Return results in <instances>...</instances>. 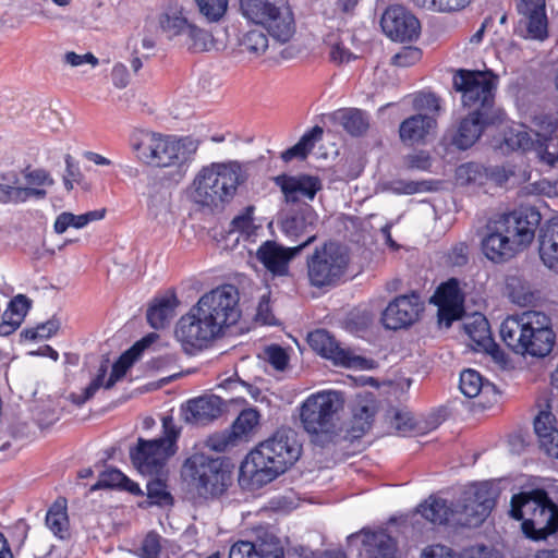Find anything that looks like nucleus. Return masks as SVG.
<instances>
[{"label": "nucleus", "instance_id": "nucleus-1", "mask_svg": "<svg viewBox=\"0 0 558 558\" xmlns=\"http://www.w3.org/2000/svg\"><path fill=\"white\" fill-rule=\"evenodd\" d=\"M300 456L301 446L294 432L278 429L245 457L240 466L239 483L245 489H258L284 473Z\"/></svg>", "mask_w": 558, "mask_h": 558}, {"label": "nucleus", "instance_id": "nucleus-2", "mask_svg": "<svg viewBox=\"0 0 558 558\" xmlns=\"http://www.w3.org/2000/svg\"><path fill=\"white\" fill-rule=\"evenodd\" d=\"M129 145L138 161L155 168H168L181 180L187 173L199 141L192 136L162 134L135 129L129 136Z\"/></svg>", "mask_w": 558, "mask_h": 558}, {"label": "nucleus", "instance_id": "nucleus-3", "mask_svg": "<svg viewBox=\"0 0 558 558\" xmlns=\"http://www.w3.org/2000/svg\"><path fill=\"white\" fill-rule=\"evenodd\" d=\"M541 214L533 207L499 214L485 226L483 254L494 263H502L523 251L534 239Z\"/></svg>", "mask_w": 558, "mask_h": 558}, {"label": "nucleus", "instance_id": "nucleus-4", "mask_svg": "<svg viewBox=\"0 0 558 558\" xmlns=\"http://www.w3.org/2000/svg\"><path fill=\"white\" fill-rule=\"evenodd\" d=\"M250 178V165L238 160L203 166L186 189L189 199L208 209H223Z\"/></svg>", "mask_w": 558, "mask_h": 558}, {"label": "nucleus", "instance_id": "nucleus-5", "mask_svg": "<svg viewBox=\"0 0 558 558\" xmlns=\"http://www.w3.org/2000/svg\"><path fill=\"white\" fill-rule=\"evenodd\" d=\"M499 332L506 345L520 355L545 357L556 343L550 317L538 311L508 316L501 323Z\"/></svg>", "mask_w": 558, "mask_h": 558}, {"label": "nucleus", "instance_id": "nucleus-6", "mask_svg": "<svg viewBox=\"0 0 558 558\" xmlns=\"http://www.w3.org/2000/svg\"><path fill=\"white\" fill-rule=\"evenodd\" d=\"M343 405V395L331 389L311 393L303 400L299 417L312 442L325 447L338 440L341 434L338 414Z\"/></svg>", "mask_w": 558, "mask_h": 558}, {"label": "nucleus", "instance_id": "nucleus-7", "mask_svg": "<svg viewBox=\"0 0 558 558\" xmlns=\"http://www.w3.org/2000/svg\"><path fill=\"white\" fill-rule=\"evenodd\" d=\"M179 436L180 428L175 425L173 418L165 416L162 418L161 437L150 440L138 438L137 444L130 449L132 464L142 475H163L168 460L178 450Z\"/></svg>", "mask_w": 558, "mask_h": 558}, {"label": "nucleus", "instance_id": "nucleus-8", "mask_svg": "<svg viewBox=\"0 0 558 558\" xmlns=\"http://www.w3.org/2000/svg\"><path fill=\"white\" fill-rule=\"evenodd\" d=\"M240 9L248 22L264 26L280 43L289 41L295 33L288 0H240Z\"/></svg>", "mask_w": 558, "mask_h": 558}, {"label": "nucleus", "instance_id": "nucleus-9", "mask_svg": "<svg viewBox=\"0 0 558 558\" xmlns=\"http://www.w3.org/2000/svg\"><path fill=\"white\" fill-rule=\"evenodd\" d=\"M499 76L492 70L459 69L452 77V85L460 94L461 104L465 108L486 111L493 114V105Z\"/></svg>", "mask_w": 558, "mask_h": 558}, {"label": "nucleus", "instance_id": "nucleus-10", "mask_svg": "<svg viewBox=\"0 0 558 558\" xmlns=\"http://www.w3.org/2000/svg\"><path fill=\"white\" fill-rule=\"evenodd\" d=\"M183 473L203 496L222 494L230 478L220 458H213L203 452H195L185 460Z\"/></svg>", "mask_w": 558, "mask_h": 558}, {"label": "nucleus", "instance_id": "nucleus-11", "mask_svg": "<svg viewBox=\"0 0 558 558\" xmlns=\"http://www.w3.org/2000/svg\"><path fill=\"white\" fill-rule=\"evenodd\" d=\"M174 336L187 354H196L211 345L222 333L209 318L196 307L180 317L175 325Z\"/></svg>", "mask_w": 558, "mask_h": 558}, {"label": "nucleus", "instance_id": "nucleus-12", "mask_svg": "<svg viewBox=\"0 0 558 558\" xmlns=\"http://www.w3.org/2000/svg\"><path fill=\"white\" fill-rule=\"evenodd\" d=\"M156 338L155 333L137 341L132 348L121 354V356L112 365V371L108 379H106L108 366L102 363L98 368L97 375L92 379L89 385L83 389L81 393H71L70 399L75 404H83L95 396L100 389H110L120 381L132 365L140 359L144 349H146Z\"/></svg>", "mask_w": 558, "mask_h": 558}, {"label": "nucleus", "instance_id": "nucleus-13", "mask_svg": "<svg viewBox=\"0 0 558 558\" xmlns=\"http://www.w3.org/2000/svg\"><path fill=\"white\" fill-rule=\"evenodd\" d=\"M195 305L222 335L241 316L239 292L231 284H223L205 293Z\"/></svg>", "mask_w": 558, "mask_h": 558}, {"label": "nucleus", "instance_id": "nucleus-14", "mask_svg": "<svg viewBox=\"0 0 558 558\" xmlns=\"http://www.w3.org/2000/svg\"><path fill=\"white\" fill-rule=\"evenodd\" d=\"M349 257L337 243H326L317 248L307 260L308 278L313 286L325 287L336 283L344 275Z\"/></svg>", "mask_w": 558, "mask_h": 558}, {"label": "nucleus", "instance_id": "nucleus-15", "mask_svg": "<svg viewBox=\"0 0 558 558\" xmlns=\"http://www.w3.org/2000/svg\"><path fill=\"white\" fill-rule=\"evenodd\" d=\"M495 501L496 494L487 484L477 485L465 492L453 505V525L478 526L493 510Z\"/></svg>", "mask_w": 558, "mask_h": 558}, {"label": "nucleus", "instance_id": "nucleus-16", "mask_svg": "<svg viewBox=\"0 0 558 558\" xmlns=\"http://www.w3.org/2000/svg\"><path fill=\"white\" fill-rule=\"evenodd\" d=\"M307 343L322 357L330 360L335 365L368 369L373 362L354 354L350 349L342 347L333 336L325 329H316L307 335Z\"/></svg>", "mask_w": 558, "mask_h": 558}, {"label": "nucleus", "instance_id": "nucleus-17", "mask_svg": "<svg viewBox=\"0 0 558 558\" xmlns=\"http://www.w3.org/2000/svg\"><path fill=\"white\" fill-rule=\"evenodd\" d=\"M424 310V303L416 293L395 298L381 314V323L386 329L398 330L416 323Z\"/></svg>", "mask_w": 558, "mask_h": 558}, {"label": "nucleus", "instance_id": "nucleus-18", "mask_svg": "<svg viewBox=\"0 0 558 558\" xmlns=\"http://www.w3.org/2000/svg\"><path fill=\"white\" fill-rule=\"evenodd\" d=\"M380 24L385 35L395 41H413L421 33L417 17L400 5L389 7L384 12Z\"/></svg>", "mask_w": 558, "mask_h": 558}, {"label": "nucleus", "instance_id": "nucleus-19", "mask_svg": "<svg viewBox=\"0 0 558 558\" xmlns=\"http://www.w3.org/2000/svg\"><path fill=\"white\" fill-rule=\"evenodd\" d=\"M195 17L187 1L166 0L157 15V26L165 38L172 41Z\"/></svg>", "mask_w": 558, "mask_h": 558}, {"label": "nucleus", "instance_id": "nucleus-20", "mask_svg": "<svg viewBox=\"0 0 558 558\" xmlns=\"http://www.w3.org/2000/svg\"><path fill=\"white\" fill-rule=\"evenodd\" d=\"M314 241L315 235H310L294 247H283L275 241H266L258 247L256 257L272 275L283 276L288 274L290 260Z\"/></svg>", "mask_w": 558, "mask_h": 558}, {"label": "nucleus", "instance_id": "nucleus-21", "mask_svg": "<svg viewBox=\"0 0 558 558\" xmlns=\"http://www.w3.org/2000/svg\"><path fill=\"white\" fill-rule=\"evenodd\" d=\"M432 302L438 306L439 323L446 327L461 318L464 313V293L459 280L452 278L442 283L432 298Z\"/></svg>", "mask_w": 558, "mask_h": 558}, {"label": "nucleus", "instance_id": "nucleus-22", "mask_svg": "<svg viewBox=\"0 0 558 558\" xmlns=\"http://www.w3.org/2000/svg\"><path fill=\"white\" fill-rule=\"evenodd\" d=\"M558 530V507L545 495V501L522 522L524 535L534 541L545 539Z\"/></svg>", "mask_w": 558, "mask_h": 558}, {"label": "nucleus", "instance_id": "nucleus-23", "mask_svg": "<svg viewBox=\"0 0 558 558\" xmlns=\"http://www.w3.org/2000/svg\"><path fill=\"white\" fill-rule=\"evenodd\" d=\"M361 543L366 558H395L396 543L389 534L383 530H361L348 536V546L357 547Z\"/></svg>", "mask_w": 558, "mask_h": 558}, {"label": "nucleus", "instance_id": "nucleus-24", "mask_svg": "<svg viewBox=\"0 0 558 558\" xmlns=\"http://www.w3.org/2000/svg\"><path fill=\"white\" fill-rule=\"evenodd\" d=\"M275 183L280 187L287 203H296L301 199L313 201L322 189L320 180L307 174H281L275 178Z\"/></svg>", "mask_w": 558, "mask_h": 558}, {"label": "nucleus", "instance_id": "nucleus-25", "mask_svg": "<svg viewBox=\"0 0 558 558\" xmlns=\"http://www.w3.org/2000/svg\"><path fill=\"white\" fill-rule=\"evenodd\" d=\"M490 123H493V114H488L486 111L473 110L460 121L451 140L452 145L462 150L472 147Z\"/></svg>", "mask_w": 558, "mask_h": 558}, {"label": "nucleus", "instance_id": "nucleus-26", "mask_svg": "<svg viewBox=\"0 0 558 558\" xmlns=\"http://www.w3.org/2000/svg\"><path fill=\"white\" fill-rule=\"evenodd\" d=\"M226 411V403L222 398L216 395H204L189 400L184 408L186 422L194 424H207Z\"/></svg>", "mask_w": 558, "mask_h": 558}, {"label": "nucleus", "instance_id": "nucleus-27", "mask_svg": "<svg viewBox=\"0 0 558 558\" xmlns=\"http://www.w3.org/2000/svg\"><path fill=\"white\" fill-rule=\"evenodd\" d=\"M171 43L191 53L207 52L216 48L213 34L196 23V17Z\"/></svg>", "mask_w": 558, "mask_h": 558}, {"label": "nucleus", "instance_id": "nucleus-28", "mask_svg": "<svg viewBox=\"0 0 558 558\" xmlns=\"http://www.w3.org/2000/svg\"><path fill=\"white\" fill-rule=\"evenodd\" d=\"M436 119L430 114H414L400 124V140L408 145L423 143L435 131Z\"/></svg>", "mask_w": 558, "mask_h": 558}, {"label": "nucleus", "instance_id": "nucleus-29", "mask_svg": "<svg viewBox=\"0 0 558 558\" xmlns=\"http://www.w3.org/2000/svg\"><path fill=\"white\" fill-rule=\"evenodd\" d=\"M318 216L315 210L307 204L301 206L300 210L287 217L282 222V231L293 241H298L303 235L306 239L315 235L314 230L317 225Z\"/></svg>", "mask_w": 558, "mask_h": 558}, {"label": "nucleus", "instance_id": "nucleus-30", "mask_svg": "<svg viewBox=\"0 0 558 558\" xmlns=\"http://www.w3.org/2000/svg\"><path fill=\"white\" fill-rule=\"evenodd\" d=\"M539 257L544 265L558 272V218L546 222L539 230Z\"/></svg>", "mask_w": 558, "mask_h": 558}, {"label": "nucleus", "instance_id": "nucleus-31", "mask_svg": "<svg viewBox=\"0 0 558 558\" xmlns=\"http://www.w3.org/2000/svg\"><path fill=\"white\" fill-rule=\"evenodd\" d=\"M229 558H283V551L272 539L260 544L239 541L231 546Z\"/></svg>", "mask_w": 558, "mask_h": 558}, {"label": "nucleus", "instance_id": "nucleus-32", "mask_svg": "<svg viewBox=\"0 0 558 558\" xmlns=\"http://www.w3.org/2000/svg\"><path fill=\"white\" fill-rule=\"evenodd\" d=\"M179 301L173 292L156 298L147 310V320L155 329L165 328L175 315Z\"/></svg>", "mask_w": 558, "mask_h": 558}, {"label": "nucleus", "instance_id": "nucleus-33", "mask_svg": "<svg viewBox=\"0 0 558 558\" xmlns=\"http://www.w3.org/2000/svg\"><path fill=\"white\" fill-rule=\"evenodd\" d=\"M375 411L376 404L373 393L365 392L356 396L352 405L355 437L364 434L369 428Z\"/></svg>", "mask_w": 558, "mask_h": 558}, {"label": "nucleus", "instance_id": "nucleus-34", "mask_svg": "<svg viewBox=\"0 0 558 558\" xmlns=\"http://www.w3.org/2000/svg\"><path fill=\"white\" fill-rule=\"evenodd\" d=\"M545 495L546 492L542 489H533L513 495L509 511L511 518L524 522L526 518L532 517V512L539 507V504L545 501Z\"/></svg>", "mask_w": 558, "mask_h": 558}, {"label": "nucleus", "instance_id": "nucleus-35", "mask_svg": "<svg viewBox=\"0 0 558 558\" xmlns=\"http://www.w3.org/2000/svg\"><path fill=\"white\" fill-rule=\"evenodd\" d=\"M417 513L433 524L453 525V505L444 499L429 497L417 507Z\"/></svg>", "mask_w": 558, "mask_h": 558}, {"label": "nucleus", "instance_id": "nucleus-36", "mask_svg": "<svg viewBox=\"0 0 558 558\" xmlns=\"http://www.w3.org/2000/svg\"><path fill=\"white\" fill-rule=\"evenodd\" d=\"M106 215V209L90 210L81 215H74L69 211H63L57 216L53 230L57 234L64 233L69 228L83 229L94 221L101 220Z\"/></svg>", "mask_w": 558, "mask_h": 558}, {"label": "nucleus", "instance_id": "nucleus-37", "mask_svg": "<svg viewBox=\"0 0 558 558\" xmlns=\"http://www.w3.org/2000/svg\"><path fill=\"white\" fill-rule=\"evenodd\" d=\"M179 549L175 543L162 538L155 532H149L143 539L140 556L142 558H159L160 555H165L170 558V555H177Z\"/></svg>", "mask_w": 558, "mask_h": 558}, {"label": "nucleus", "instance_id": "nucleus-38", "mask_svg": "<svg viewBox=\"0 0 558 558\" xmlns=\"http://www.w3.org/2000/svg\"><path fill=\"white\" fill-rule=\"evenodd\" d=\"M46 524L54 536L64 539L70 536V522L65 499L56 500L46 514Z\"/></svg>", "mask_w": 558, "mask_h": 558}, {"label": "nucleus", "instance_id": "nucleus-39", "mask_svg": "<svg viewBox=\"0 0 558 558\" xmlns=\"http://www.w3.org/2000/svg\"><path fill=\"white\" fill-rule=\"evenodd\" d=\"M105 487H118L136 496L143 494L140 485L118 469H106L101 472L97 483L92 486V490Z\"/></svg>", "mask_w": 558, "mask_h": 558}, {"label": "nucleus", "instance_id": "nucleus-40", "mask_svg": "<svg viewBox=\"0 0 558 558\" xmlns=\"http://www.w3.org/2000/svg\"><path fill=\"white\" fill-rule=\"evenodd\" d=\"M486 167L476 162H466L456 169V183L473 190L487 185Z\"/></svg>", "mask_w": 558, "mask_h": 558}, {"label": "nucleus", "instance_id": "nucleus-41", "mask_svg": "<svg viewBox=\"0 0 558 558\" xmlns=\"http://www.w3.org/2000/svg\"><path fill=\"white\" fill-rule=\"evenodd\" d=\"M531 123V132L533 133L536 142H550L558 132V113H536L532 117Z\"/></svg>", "mask_w": 558, "mask_h": 558}, {"label": "nucleus", "instance_id": "nucleus-42", "mask_svg": "<svg viewBox=\"0 0 558 558\" xmlns=\"http://www.w3.org/2000/svg\"><path fill=\"white\" fill-rule=\"evenodd\" d=\"M505 292L511 302L519 306H527L535 301V294L529 282L519 276L507 277Z\"/></svg>", "mask_w": 558, "mask_h": 558}, {"label": "nucleus", "instance_id": "nucleus-43", "mask_svg": "<svg viewBox=\"0 0 558 558\" xmlns=\"http://www.w3.org/2000/svg\"><path fill=\"white\" fill-rule=\"evenodd\" d=\"M333 118L351 135H361L368 128V119L366 114L359 109L349 108L337 110L333 113Z\"/></svg>", "mask_w": 558, "mask_h": 558}, {"label": "nucleus", "instance_id": "nucleus-44", "mask_svg": "<svg viewBox=\"0 0 558 558\" xmlns=\"http://www.w3.org/2000/svg\"><path fill=\"white\" fill-rule=\"evenodd\" d=\"M259 423V413L255 409H245L241 411L231 426V432L240 441H247L254 434Z\"/></svg>", "mask_w": 558, "mask_h": 558}, {"label": "nucleus", "instance_id": "nucleus-45", "mask_svg": "<svg viewBox=\"0 0 558 558\" xmlns=\"http://www.w3.org/2000/svg\"><path fill=\"white\" fill-rule=\"evenodd\" d=\"M322 135L323 129L317 125L314 126L313 129L307 131L294 146L287 149L282 154V159L286 161H290L293 158H305L314 148L316 142H318L322 138Z\"/></svg>", "mask_w": 558, "mask_h": 558}, {"label": "nucleus", "instance_id": "nucleus-46", "mask_svg": "<svg viewBox=\"0 0 558 558\" xmlns=\"http://www.w3.org/2000/svg\"><path fill=\"white\" fill-rule=\"evenodd\" d=\"M322 135L323 129L317 125L314 126L313 129L307 131L294 146L287 149L282 154V159L286 161H290L293 158H305L314 148L316 142H318L322 138Z\"/></svg>", "mask_w": 558, "mask_h": 558}, {"label": "nucleus", "instance_id": "nucleus-47", "mask_svg": "<svg viewBox=\"0 0 558 558\" xmlns=\"http://www.w3.org/2000/svg\"><path fill=\"white\" fill-rule=\"evenodd\" d=\"M505 144L508 148L515 150L535 149L536 140L524 125L511 126L505 134Z\"/></svg>", "mask_w": 558, "mask_h": 558}, {"label": "nucleus", "instance_id": "nucleus-48", "mask_svg": "<svg viewBox=\"0 0 558 558\" xmlns=\"http://www.w3.org/2000/svg\"><path fill=\"white\" fill-rule=\"evenodd\" d=\"M0 182V204H20L21 195L24 193L20 191V175L11 171L1 175Z\"/></svg>", "mask_w": 558, "mask_h": 558}, {"label": "nucleus", "instance_id": "nucleus-49", "mask_svg": "<svg viewBox=\"0 0 558 558\" xmlns=\"http://www.w3.org/2000/svg\"><path fill=\"white\" fill-rule=\"evenodd\" d=\"M465 332L478 345L486 348L490 344V330L488 320L483 315H474L464 325Z\"/></svg>", "mask_w": 558, "mask_h": 558}, {"label": "nucleus", "instance_id": "nucleus-50", "mask_svg": "<svg viewBox=\"0 0 558 558\" xmlns=\"http://www.w3.org/2000/svg\"><path fill=\"white\" fill-rule=\"evenodd\" d=\"M473 0H412L414 7L430 12L449 13L466 8Z\"/></svg>", "mask_w": 558, "mask_h": 558}, {"label": "nucleus", "instance_id": "nucleus-51", "mask_svg": "<svg viewBox=\"0 0 558 558\" xmlns=\"http://www.w3.org/2000/svg\"><path fill=\"white\" fill-rule=\"evenodd\" d=\"M460 390L468 398L477 397L483 390L489 389L485 385L481 374L474 369H465L460 375Z\"/></svg>", "mask_w": 558, "mask_h": 558}, {"label": "nucleus", "instance_id": "nucleus-52", "mask_svg": "<svg viewBox=\"0 0 558 558\" xmlns=\"http://www.w3.org/2000/svg\"><path fill=\"white\" fill-rule=\"evenodd\" d=\"M240 45L243 51L260 56L268 47V38L262 31L253 29L243 35Z\"/></svg>", "mask_w": 558, "mask_h": 558}, {"label": "nucleus", "instance_id": "nucleus-53", "mask_svg": "<svg viewBox=\"0 0 558 558\" xmlns=\"http://www.w3.org/2000/svg\"><path fill=\"white\" fill-rule=\"evenodd\" d=\"M522 14L527 17L529 36L533 39L544 40L548 35L545 10Z\"/></svg>", "mask_w": 558, "mask_h": 558}, {"label": "nucleus", "instance_id": "nucleus-54", "mask_svg": "<svg viewBox=\"0 0 558 558\" xmlns=\"http://www.w3.org/2000/svg\"><path fill=\"white\" fill-rule=\"evenodd\" d=\"M229 0H195L199 13L209 22H218L227 12Z\"/></svg>", "mask_w": 558, "mask_h": 558}, {"label": "nucleus", "instance_id": "nucleus-55", "mask_svg": "<svg viewBox=\"0 0 558 558\" xmlns=\"http://www.w3.org/2000/svg\"><path fill=\"white\" fill-rule=\"evenodd\" d=\"M149 215L159 223H168L171 219V203L169 195L151 197L148 205Z\"/></svg>", "mask_w": 558, "mask_h": 558}, {"label": "nucleus", "instance_id": "nucleus-56", "mask_svg": "<svg viewBox=\"0 0 558 558\" xmlns=\"http://www.w3.org/2000/svg\"><path fill=\"white\" fill-rule=\"evenodd\" d=\"M147 497L151 504L158 506H170L173 501L165 481L160 478L153 480L147 484Z\"/></svg>", "mask_w": 558, "mask_h": 558}, {"label": "nucleus", "instance_id": "nucleus-57", "mask_svg": "<svg viewBox=\"0 0 558 558\" xmlns=\"http://www.w3.org/2000/svg\"><path fill=\"white\" fill-rule=\"evenodd\" d=\"M31 307V301L23 294L16 295L9 303L4 317L13 319V325H21Z\"/></svg>", "mask_w": 558, "mask_h": 558}, {"label": "nucleus", "instance_id": "nucleus-58", "mask_svg": "<svg viewBox=\"0 0 558 558\" xmlns=\"http://www.w3.org/2000/svg\"><path fill=\"white\" fill-rule=\"evenodd\" d=\"M239 441L230 430H223L221 433H215L210 435L206 441L205 446L213 451L223 452L229 450L230 448L236 446Z\"/></svg>", "mask_w": 558, "mask_h": 558}, {"label": "nucleus", "instance_id": "nucleus-59", "mask_svg": "<svg viewBox=\"0 0 558 558\" xmlns=\"http://www.w3.org/2000/svg\"><path fill=\"white\" fill-rule=\"evenodd\" d=\"M326 44L330 47V59L336 63H345L353 60V53L343 46L342 41H338L335 35H329L325 39Z\"/></svg>", "mask_w": 558, "mask_h": 558}, {"label": "nucleus", "instance_id": "nucleus-60", "mask_svg": "<svg viewBox=\"0 0 558 558\" xmlns=\"http://www.w3.org/2000/svg\"><path fill=\"white\" fill-rule=\"evenodd\" d=\"M62 62L70 68H80L86 64L96 68L99 64V60L94 53L86 52L80 54L75 51H66L62 57Z\"/></svg>", "mask_w": 558, "mask_h": 558}, {"label": "nucleus", "instance_id": "nucleus-61", "mask_svg": "<svg viewBox=\"0 0 558 558\" xmlns=\"http://www.w3.org/2000/svg\"><path fill=\"white\" fill-rule=\"evenodd\" d=\"M534 429L538 439H542L544 435L549 436L554 430H558L553 413L548 411L539 412L534 421Z\"/></svg>", "mask_w": 558, "mask_h": 558}, {"label": "nucleus", "instance_id": "nucleus-62", "mask_svg": "<svg viewBox=\"0 0 558 558\" xmlns=\"http://www.w3.org/2000/svg\"><path fill=\"white\" fill-rule=\"evenodd\" d=\"M534 151L542 163H545L550 168L558 167V147L550 150L549 142H536Z\"/></svg>", "mask_w": 558, "mask_h": 558}, {"label": "nucleus", "instance_id": "nucleus-63", "mask_svg": "<svg viewBox=\"0 0 558 558\" xmlns=\"http://www.w3.org/2000/svg\"><path fill=\"white\" fill-rule=\"evenodd\" d=\"M461 558H501V556L494 548L477 544L462 548Z\"/></svg>", "mask_w": 558, "mask_h": 558}, {"label": "nucleus", "instance_id": "nucleus-64", "mask_svg": "<svg viewBox=\"0 0 558 558\" xmlns=\"http://www.w3.org/2000/svg\"><path fill=\"white\" fill-rule=\"evenodd\" d=\"M421 558H461V550L456 551L451 547L436 544L425 547Z\"/></svg>", "mask_w": 558, "mask_h": 558}]
</instances>
